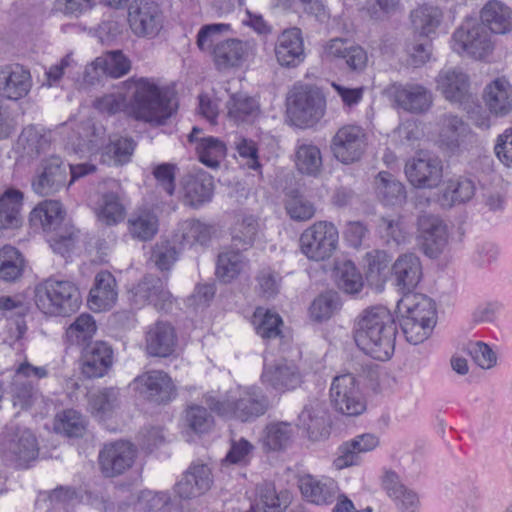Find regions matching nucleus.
<instances>
[{"instance_id": "63", "label": "nucleus", "mask_w": 512, "mask_h": 512, "mask_svg": "<svg viewBox=\"0 0 512 512\" xmlns=\"http://www.w3.org/2000/svg\"><path fill=\"white\" fill-rule=\"evenodd\" d=\"M135 148V143L130 138L109 139L103 156L108 157L115 165H123L130 161Z\"/></svg>"}, {"instance_id": "3", "label": "nucleus", "mask_w": 512, "mask_h": 512, "mask_svg": "<svg viewBox=\"0 0 512 512\" xmlns=\"http://www.w3.org/2000/svg\"><path fill=\"white\" fill-rule=\"evenodd\" d=\"M205 403L218 415L226 418L250 422L264 415L269 401L257 387H237L231 389L223 400L212 395L205 397Z\"/></svg>"}, {"instance_id": "29", "label": "nucleus", "mask_w": 512, "mask_h": 512, "mask_svg": "<svg viewBox=\"0 0 512 512\" xmlns=\"http://www.w3.org/2000/svg\"><path fill=\"white\" fill-rule=\"evenodd\" d=\"M213 191V178L203 170L188 174L183 179V203L189 207L197 209L209 203Z\"/></svg>"}, {"instance_id": "21", "label": "nucleus", "mask_w": 512, "mask_h": 512, "mask_svg": "<svg viewBox=\"0 0 512 512\" xmlns=\"http://www.w3.org/2000/svg\"><path fill=\"white\" fill-rule=\"evenodd\" d=\"M33 86L30 70L18 63L0 66V97L18 101L26 97Z\"/></svg>"}, {"instance_id": "16", "label": "nucleus", "mask_w": 512, "mask_h": 512, "mask_svg": "<svg viewBox=\"0 0 512 512\" xmlns=\"http://www.w3.org/2000/svg\"><path fill=\"white\" fill-rule=\"evenodd\" d=\"M418 241L423 253L437 257L448 243L447 226L443 220L433 214H422L417 220Z\"/></svg>"}, {"instance_id": "41", "label": "nucleus", "mask_w": 512, "mask_h": 512, "mask_svg": "<svg viewBox=\"0 0 512 512\" xmlns=\"http://www.w3.org/2000/svg\"><path fill=\"white\" fill-rule=\"evenodd\" d=\"M377 197L385 205H399L406 199L404 185L389 172L381 171L374 181Z\"/></svg>"}, {"instance_id": "55", "label": "nucleus", "mask_w": 512, "mask_h": 512, "mask_svg": "<svg viewBox=\"0 0 512 512\" xmlns=\"http://www.w3.org/2000/svg\"><path fill=\"white\" fill-rule=\"evenodd\" d=\"M181 241L183 246H193L195 244H207L213 233V226L201 222L200 220H187L181 225Z\"/></svg>"}, {"instance_id": "25", "label": "nucleus", "mask_w": 512, "mask_h": 512, "mask_svg": "<svg viewBox=\"0 0 512 512\" xmlns=\"http://www.w3.org/2000/svg\"><path fill=\"white\" fill-rule=\"evenodd\" d=\"M113 350L104 341H96L83 347L81 372L86 378L104 376L112 366Z\"/></svg>"}, {"instance_id": "37", "label": "nucleus", "mask_w": 512, "mask_h": 512, "mask_svg": "<svg viewBox=\"0 0 512 512\" xmlns=\"http://www.w3.org/2000/svg\"><path fill=\"white\" fill-rule=\"evenodd\" d=\"M443 11L432 4L418 5L410 12V21L415 33L432 39L443 21Z\"/></svg>"}, {"instance_id": "22", "label": "nucleus", "mask_w": 512, "mask_h": 512, "mask_svg": "<svg viewBox=\"0 0 512 512\" xmlns=\"http://www.w3.org/2000/svg\"><path fill=\"white\" fill-rule=\"evenodd\" d=\"M436 89L451 103L462 104L470 97L469 76L459 67L441 69L435 79Z\"/></svg>"}, {"instance_id": "46", "label": "nucleus", "mask_w": 512, "mask_h": 512, "mask_svg": "<svg viewBox=\"0 0 512 512\" xmlns=\"http://www.w3.org/2000/svg\"><path fill=\"white\" fill-rule=\"evenodd\" d=\"M258 500L247 512H283L289 504L287 492L278 493L273 483L265 482L257 487Z\"/></svg>"}, {"instance_id": "8", "label": "nucleus", "mask_w": 512, "mask_h": 512, "mask_svg": "<svg viewBox=\"0 0 512 512\" xmlns=\"http://www.w3.org/2000/svg\"><path fill=\"white\" fill-rule=\"evenodd\" d=\"M332 407L346 416H358L366 410V400L359 383L351 373L337 375L333 378L329 390Z\"/></svg>"}, {"instance_id": "31", "label": "nucleus", "mask_w": 512, "mask_h": 512, "mask_svg": "<svg viewBox=\"0 0 512 512\" xmlns=\"http://www.w3.org/2000/svg\"><path fill=\"white\" fill-rule=\"evenodd\" d=\"M483 101L495 116L504 117L512 111V84L505 76L488 83L483 91Z\"/></svg>"}, {"instance_id": "13", "label": "nucleus", "mask_w": 512, "mask_h": 512, "mask_svg": "<svg viewBox=\"0 0 512 512\" xmlns=\"http://www.w3.org/2000/svg\"><path fill=\"white\" fill-rule=\"evenodd\" d=\"M131 386L140 397L155 404L167 403L175 396L171 377L161 370L142 373L133 380Z\"/></svg>"}, {"instance_id": "33", "label": "nucleus", "mask_w": 512, "mask_h": 512, "mask_svg": "<svg viewBox=\"0 0 512 512\" xmlns=\"http://www.w3.org/2000/svg\"><path fill=\"white\" fill-rule=\"evenodd\" d=\"M176 342L175 329L168 322L157 321L146 332L145 347L150 356H170L175 350Z\"/></svg>"}, {"instance_id": "39", "label": "nucleus", "mask_w": 512, "mask_h": 512, "mask_svg": "<svg viewBox=\"0 0 512 512\" xmlns=\"http://www.w3.org/2000/svg\"><path fill=\"white\" fill-rule=\"evenodd\" d=\"M128 232L133 239L150 241L158 232L159 219L149 208H139L127 220Z\"/></svg>"}, {"instance_id": "36", "label": "nucleus", "mask_w": 512, "mask_h": 512, "mask_svg": "<svg viewBox=\"0 0 512 512\" xmlns=\"http://www.w3.org/2000/svg\"><path fill=\"white\" fill-rule=\"evenodd\" d=\"M202 130L193 127L188 136L191 143L196 144V153L199 161L209 168H217L226 156V145L223 141L213 136L199 137Z\"/></svg>"}, {"instance_id": "9", "label": "nucleus", "mask_w": 512, "mask_h": 512, "mask_svg": "<svg viewBox=\"0 0 512 512\" xmlns=\"http://www.w3.org/2000/svg\"><path fill=\"white\" fill-rule=\"evenodd\" d=\"M0 441L5 457L20 466L38 456L39 448L36 437L28 429L9 424L2 432Z\"/></svg>"}, {"instance_id": "24", "label": "nucleus", "mask_w": 512, "mask_h": 512, "mask_svg": "<svg viewBox=\"0 0 512 512\" xmlns=\"http://www.w3.org/2000/svg\"><path fill=\"white\" fill-rule=\"evenodd\" d=\"M212 484L210 467L203 463H192L175 485V492L182 499H193L205 494Z\"/></svg>"}, {"instance_id": "49", "label": "nucleus", "mask_w": 512, "mask_h": 512, "mask_svg": "<svg viewBox=\"0 0 512 512\" xmlns=\"http://www.w3.org/2000/svg\"><path fill=\"white\" fill-rule=\"evenodd\" d=\"M50 141V132L30 125L22 130L18 139V145L23 148L26 155L33 157L46 151L50 146Z\"/></svg>"}, {"instance_id": "38", "label": "nucleus", "mask_w": 512, "mask_h": 512, "mask_svg": "<svg viewBox=\"0 0 512 512\" xmlns=\"http://www.w3.org/2000/svg\"><path fill=\"white\" fill-rule=\"evenodd\" d=\"M481 23L495 34H505L512 29V10L504 3L491 0L480 12Z\"/></svg>"}, {"instance_id": "52", "label": "nucleus", "mask_w": 512, "mask_h": 512, "mask_svg": "<svg viewBox=\"0 0 512 512\" xmlns=\"http://www.w3.org/2000/svg\"><path fill=\"white\" fill-rule=\"evenodd\" d=\"M246 259L239 251H225L218 255L216 275L224 283L235 279L244 269Z\"/></svg>"}, {"instance_id": "19", "label": "nucleus", "mask_w": 512, "mask_h": 512, "mask_svg": "<svg viewBox=\"0 0 512 512\" xmlns=\"http://www.w3.org/2000/svg\"><path fill=\"white\" fill-rule=\"evenodd\" d=\"M390 275L393 284L402 296L414 293L423 277L420 258L412 252L400 254L390 267Z\"/></svg>"}, {"instance_id": "59", "label": "nucleus", "mask_w": 512, "mask_h": 512, "mask_svg": "<svg viewBox=\"0 0 512 512\" xmlns=\"http://www.w3.org/2000/svg\"><path fill=\"white\" fill-rule=\"evenodd\" d=\"M253 323L257 334L263 339H274L281 334L282 319L277 313L258 308L254 313Z\"/></svg>"}, {"instance_id": "40", "label": "nucleus", "mask_w": 512, "mask_h": 512, "mask_svg": "<svg viewBox=\"0 0 512 512\" xmlns=\"http://www.w3.org/2000/svg\"><path fill=\"white\" fill-rule=\"evenodd\" d=\"M23 193L9 188L0 196V228L14 229L22 225Z\"/></svg>"}, {"instance_id": "7", "label": "nucleus", "mask_w": 512, "mask_h": 512, "mask_svg": "<svg viewBox=\"0 0 512 512\" xmlns=\"http://www.w3.org/2000/svg\"><path fill=\"white\" fill-rule=\"evenodd\" d=\"M451 48L460 55L483 59L493 50L487 29L475 19H466L454 31Z\"/></svg>"}, {"instance_id": "4", "label": "nucleus", "mask_w": 512, "mask_h": 512, "mask_svg": "<svg viewBox=\"0 0 512 512\" xmlns=\"http://www.w3.org/2000/svg\"><path fill=\"white\" fill-rule=\"evenodd\" d=\"M35 292L37 307L47 315L68 316L81 304L80 291L71 281L49 278Z\"/></svg>"}, {"instance_id": "45", "label": "nucleus", "mask_w": 512, "mask_h": 512, "mask_svg": "<svg viewBox=\"0 0 512 512\" xmlns=\"http://www.w3.org/2000/svg\"><path fill=\"white\" fill-rule=\"evenodd\" d=\"M260 230L257 217L251 214H240L231 229L233 244L242 250L253 246Z\"/></svg>"}, {"instance_id": "6", "label": "nucleus", "mask_w": 512, "mask_h": 512, "mask_svg": "<svg viewBox=\"0 0 512 512\" xmlns=\"http://www.w3.org/2000/svg\"><path fill=\"white\" fill-rule=\"evenodd\" d=\"M287 111L295 125L310 127L324 116L325 99L307 85L294 86L287 97Z\"/></svg>"}, {"instance_id": "42", "label": "nucleus", "mask_w": 512, "mask_h": 512, "mask_svg": "<svg viewBox=\"0 0 512 512\" xmlns=\"http://www.w3.org/2000/svg\"><path fill=\"white\" fill-rule=\"evenodd\" d=\"M228 117L236 123L253 122L260 114L259 103L243 93L232 94L226 102Z\"/></svg>"}, {"instance_id": "56", "label": "nucleus", "mask_w": 512, "mask_h": 512, "mask_svg": "<svg viewBox=\"0 0 512 512\" xmlns=\"http://www.w3.org/2000/svg\"><path fill=\"white\" fill-rule=\"evenodd\" d=\"M95 65L101 67L104 75L119 78L127 74L131 68L130 60L119 50L107 52L95 59Z\"/></svg>"}, {"instance_id": "53", "label": "nucleus", "mask_w": 512, "mask_h": 512, "mask_svg": "<svg viewBox=\"0 0 512 512\" xmlns=\"http://www.w3.org/2000/svg\"><path fill=\"white\" fill-rule=\"evenodd\" d=\"M390 262V256L383 250L368 252L365 256L367 280L374 285L384 283L390 272Z\"/></svg>"}, {"instance_id": "10", "label": "nucleus", "mask_w": 512, "mask_h": 512, "mask_svg": "<svg viewBox=\"0 0 512 512\" xmlns=\"http://www.w3.org/2000/svg\"><path fill=\"white\" fill-rule=\"evenodd\" d=\"M367 146V135L358 125L347 124L340 127L331 139L330 149L333 156L343 164L359 161Z\"/></svg>"}, {"instance_id": "43", "label": "nucleus", "mask_w": 512, "mask_h": 512, "mask_svg": "<svg viewBox=\"0 0 512 512\" xmlns=\"http://www.w3.org/2000/svg\"><path fill=\"white\" fill-rule=\"evenodd\" d=\"M65 216L62 204L57 200H45L30 213V221L45 231H56Z\"/></svg>"}, {"instance_id": "57", "label": "nucleus", "mask_w": 512, "mask_h": 512, "mask_svg": "<svg viewBox=\"0 0 512 512\" xmlns=\"http://www.w3.org/2000/svg\"><path fill=\"white\" fill-rule=\"evenodd\" d=\"M119 389L106 387L99 389L89 396V407L93 414L106 415L119 406Z\"/></svg>"}, {"instance_id": "20", "label": "nucleus", "mask_w": 512, "mask_h": 512, "mask_svg": "<svg viewBox=\"0 0 512 512\" xmlns=\"http://www.w3.org/2000/svg\"><path fill=\"white\" fill-rule=\"evenodd\" d=\"M135 305H152L157 310H168L172 306V295L166 283L158 276L145 275L131 290Z\"/></svg>"}, {"instance_id": "23", "label": "nucleus", "mask_w": 512, "mask_h": 512, "mask_svg": "<svg viewBox=\"0 0 512 512\" xmlns=\"http://www.w3.org/2000/svg\"><path fill=\"white\" fill-rule=\"evenodd\" d=\"M69 143L74 153L81 156L104 151L107 145L106 129L102 124L86 119L77 125L75 139L71 138Z\"/></svg>"}, {"instance_id": "11", "label": "nucleus", "mask_w": 512, "mask_h": 512, "mask_svg": "<svg viewBox=\"0 0 512 512\" xmlns=\"http://www.w3.org/2000/svg\"><path fill=\"white\" fill-rule=\"evenodd\" d=\"M437 126V143L443 151L456 155L467 149L472 130L461 117L445 113L439 117Z\"/></svg>"}, {"instance_id": "17", "label": "nucleus", "mask_w": 512, "mask_h": 512, "mask_svg": "<svg viewBox=\"0 0 512 512\" xmlns=\"http://www.w3.org/2000/svg\"><path fill=\"white\" fill-rule=\"evenodd\" d=\"M137 456L136 447L128 441L106 444L99 453V466L104 476L116 477L130 469Z\"/></svg>"}, {"instance_id": "14", "label": "nucleus", "mask_w": 512, "mask_h": 512, "mask_svg": "<svg viewBox=\"0 0 512 512\" xmlns=\"http://www.w3.org/2000/svg\"><path fill=\"white\" fill-rule=\"evenodd\" d=\"M68 170L58 156L43 159L32 179V189L40 196H50L65 188L68 183Z\"/></svg>"}, {"instance_id": "60", "label": "nucleus", "mask_w": 512, "mask_h": 512, "mask_svg": "<svg viewBox=\"0 0 512 512\" xmlns=\"http://www.w3.org/2000/svg\"><path fill=\"white\" fill-rule=\"evenodd\" d=\"M296 166L307 175H316L322 166L320 149L312 144H302L296 151Z\"/></svg>"}, {"instance_id": "26", "label": "nucleus", "mask_w": 512, "mask_h": 512, "mask_svg": "<svg viewBox=\"0 0 512 512\" xmlns=\"http://www.w3.org/2000/svg\"><path fill=\"white\" fill-rule=\"evenodd\" d=\"M298 425L307 432L309 439L319 441L329 435V416L324 402L309 401L298 415Z\"/></svg>"}, {"instance_id": "62", "label": "nucleus", "mask_w": 512, "mask_h": 512, "mask_svg": "<svg viewBox=\"0 0 512 512\" xmlns=\"http://www.w3.org/2000/svg\"><path fill=\"white\" fill-rule=\"evenodd\" d=\"M285 209L290 218L295 221H306L315 215L314 205L296 190L287 194Z\"/></svg>"}, {"instance_id": "64", "label": "nucleus", "mask_w": 512, "mask_h": 512, "mask_svg": "<svg viewBox=\"0 0 512 512\" xmlns=\"http://www.w3.org/2000/svg\"><path fill=\"white\" fill-rule=\"evenodd\" d=\"M379 228L388 240H392L398 245L406 243L409 239V227L403 216L382 217L379 220Z\"/></svg>"}, {"instance_id": "12", "label": "nucleus", "mask_w": 512, "mask_h": 512, "mask_svg": "<svg viewBox=\"0 0 512 512\" xmlns=\"http://www.w3.org/2000/svg\"><path fill=\"white\" fill-rule=\"evenodd\" d=\"M405 175L414 187L433 189L442 181V160L435 155L418 154L406 162Z\"/></svg>"}, {"instance_id": "47", "label": "nucleus", "mask_w": 512, "mask_h": 512, "mask_svg": "<svg viewBox=\"0 0 512 512\" xmlns=\"http://www.w3.org/2000/svg\"><path fill=\"white\" fill-rule=\"evenodd\" d=\"M25 259L22 253L11 245L0 248V280L14 282L24 271Z\"/></svg>"}, {"instance_id": "18", "label": "nucleus", "mask_w": 512, "mask_h": 512, "mask_svg": "<svg viewBox=\"0 0 512 512\" xmlns=\"http://www.w3.org/2000/svg\"><path fill=\"white\" fill-rule=\"evenodd\" d=\"M390 93L396 106L412 114H424L433 105V94L427 87L417 83H395Z\"/></svg>"}, {"instance_id": "61", "label": "nucleus", "mask_w": 512, "mask_h": 512, "mask_svg": "<svg viewBox=\"0 0 512 512\" xmlns=\"http://www.w3.org/2000/svg\"><path fill=\"white\" fill-rule=\"evenodd\" d=\"M55 429L67 437H82L86 430V422L79 412L69 409L57 415Z\"/></svg>"}, {"instance_id": "28", "label": "nucleus", "mask_w": 512, "mask_h": 512, "mask_svg": "<svg viewBox=\"0 0 512 512\" xmlns=\"http://www.w3.org/2000/svg\"><path fill=\"white\" fill-rule=\"evenodd\" d=\"M298 487L303 498L315 505H330L339 493V487L333 479L317 478L310 474L298 479Z\"/></svg>"}, {"instance_id": "35", "label": "nucleus", "mask_w": 512, "mask_h": 512, "mask_svg": "<svg viewBox=\"0 0 512 512\" xmlns=\"http://www.w3.org/2000/svg\"><path fill=\"white\" fill-rule=\"evenodd\" d=\"M402 318L435 324L436 310L432 299L419 293H408L397 302Z\"/></svg>"}, {"instance_id": "2", "label": "nucleus", "mask_w": 512, "mask_h": 512, "mask_svg": "<svg viewBox=\"0 0 512 512\" xmlns=\"http://www.w3.org/2000/svg\"><path fill=\"white\" fill-rule=\"evenodd\" d=\"M396 324L391 312L384 306L366 308L354 324L356 345L374 359H390L395 348Z\"/></svg>"}, {"instance_id": "48", "label": "nucleus", "mask_w": 512, "mask_h": 512, "mask_svg": "<svg viewBox=\"0 0 512 512\" xmlns=\"http://www.w3.org/2000/svg\"><path fill=\"white\" fill-rule=\"evenodd\" d=\"M116 190H111L102 194L98 208L97 216L100 221L107 225H114L122 220L124 215V206L120 200V186L114 183Z\"/></svg>"}, {"instance_id": "5", "label": "nucleus", "mask_w": 512, "mask_h": 512, "mask_svg": "<svg viewBox=\"0 0 512 512\" xmlns=\"http://www.w3.org/2000/svg\"><path fill=\"white\" fill-rule=\"evenodd\" d=\"M339 244L337 227L329 221H317L300 235V251L309 260L325 261L336 252Z\"/></svg>"}, {"instance_id": "27", "label": "nucleus", "mask_w": 512, "mask_h": 512, "mask_svg": "<svg viewBox=\"0 0 512 512\" xmlns=\"http://www.w3.org/2000/svg\"><path fill=\"white\" fill-rule=\"evenodd\" d=\"M261 380L264 385L284 392L297 388L301 384V375L297 367L286 360L270 364L265 361Z\"/></svg>"}, {"instance_id": "54", "label": "nucleus", "mask_w": 512, "mask_h": 512, "mask_svg": "<svg viewBox=\"0 0 512 512\" xmlns=\"http://www.w3.org/2000/svg\"><path fill=\"white\" fill-rule=\"evenodd\" d=\"M335 278L338 288L347 294H356L363 287L362 276L351 261H345L336 267Z\"/></svg>"}, {"instance_id": "32", "label": "nucleus", "mask_w": 512, "mask_h": 512, "mask_svg": "<svg viewBox=\"0 0 512 512\" xmlns=\"http://www.w3.org/2000/svg\"><path fill=\"white\" fill-rule=\"evenodd\" d=\"M275 56L283 67H296L305 58L302 33L299 28L283 31L275 45Z\"/></svg>"}, {"instance_id": "34", "label": "nucleus", "mask_w": 512, "mask_h": 512, "mask_svg": "<svg viewBox=\"0 0 512 512\" xmlns=\"http://www.w3.org/2000/svg\"><path fill=\"white\" fill-rule=\"evenodd\" d=\"M117 297L115 277L106 270L98 272L89 293L90 308L97 312L109 310L115 305Z\"/></svg>"}, {"instance_id": "1", "label": "nucleus", "mask_w": 512, "mask_h": 512, "mask_svg": "<svg viewBox=\"0 0 512 512\" xmlns=\"http://www.w3.org/2000/svg\"><path fill=\"white\" fill-rule=\"evenodd\" d=\"M122 84L131 93L129 101L121 92L108 93L94 100V108L108 115L125 111L135 120L155 126L165 124L175 112L176 106L168 92L153 80L132 77Z\"/></svg>"}, {"instance_id": "15", "label": "nucleus", "mask_w": 512, "mask_h": 512, "mask_svg": "<svg viewBox=\"0 0 512 512\" xmlns=\"http://www.w3.org/2000/svg\"><path fill=\"white\" fill-rule=\"evenodd\" d=\"M128 22L135 35L156 36L162 27L158 4L151 0H133L128 7Z\"/></svg>"}, {"instance_id": "50", "label": "nucleus", "mask_w": 512, "mask_h": 512, "mask_svg": "<svg viewBox=\"0 0 512 512\" xmlns=\"http://www.w3.org/2000/svg\"><path fill=\"white\" fill-rule=\"evenodd\" d=\"M293 435L291 423L279 421L266 425L262 442L263 446L271 451H280L288 446Z\"/></svg>"}, {"instance_id": "51", "label": "nucleus", "mask_w": 512, "mask_h": 512, "mask_svg": "<svg viewBox=\"0 0 512 512\" xmlns=\"http://www.w3.org/2000/svg\"><path fill=\"white\" fill-rule=\"evenodd\" d=\"M97 331L94 318L90 314L79 315L66 330L67 341L71 345L83 346L91 344L90 340Z\"/></svg>"}, {"instance_id": "30", "label": "nucleus", "mask_w": 512, "mask_h": 512, "mask_svg": "<svg viewBox=\"0 0 512 512\" xmlns=\"http://www.w3.org/2000/svg\"><path fill=\"white\" fill-rule=\"evenodd\" d=\"M323 54L329 60H344L347 68L353 72L363 71L368 61L367 53L362 47L342 38H334L327 42Z\"/></svg>"}, {"instance_id": "58", "label": "nucleus", "mask_w": 512, "mask_h": 512, "mask_svg": "<svg viewBox=\"0 0 512 512\" xmlns=\"http://www.w3.org/2000/svg\"><path fill=\"white\" fill-rule=\"evenodd\" d=\"M475 182L468 177L450 179L445 187L443 197L452 204L465 203L475 195Z\"/></svg>"}, {"instance_id": "44", "label": "nucleus", "mask_w": 512, "mask_h": 512, "mask_svg": "<svg viewBox=\"0 0 512 512\" xmlns=\"http://www.w3.org/2000/svg\"><path fill=\"white\" fill-rule=\"evenodd\" d=\"M247 49L238 39H228L219 42L213 49L214 61L218 69H227L241 64Z\"/></svg>"}]
</instances>
